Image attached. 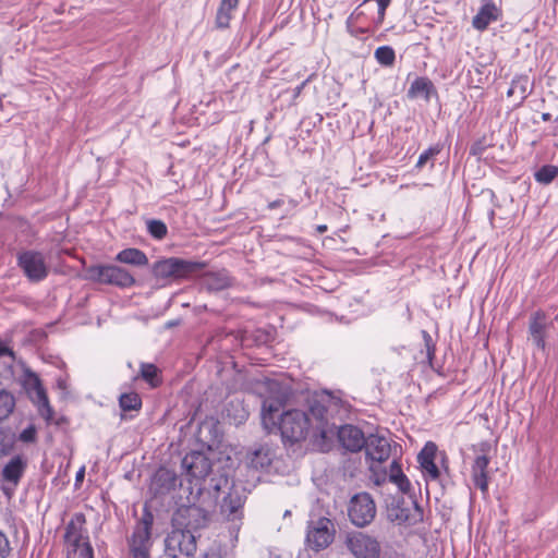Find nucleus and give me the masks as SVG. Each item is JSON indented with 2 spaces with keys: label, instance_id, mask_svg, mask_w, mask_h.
I'll return each instance as SVG.
<instances>
[{
  "label": "nucleus",
  "instance_id": "1",
  "mask_svg": "<svg viewBox=\"0 0 558 558\" xmlns=\"http://www.w3.org/2000/svg\"><path fill=\"white\" fill-rule=\"evenodd\" d=\"M288 398L286 390H280L275 398L264 400L262 407V423L268 433L279 429L283 440L299 442L304 440L310 430V417L305 411L292 409L278 414Z\"/></svg>",
  "mask_w": 558,
  "mask_h": 558
},
{
  "label": "nucleus",
  "instance_id": "2",
  "mask_svg": "<svg viewBox=\"0 0 558 558\" xmlns=\"http://www.w3.org/2000/svg\"><path fill=\"white\" fill-rule=\"evenodd\" d=\"M88 279L112 284L119 288H130L135 284L134 277L124 268L116 265H95L86 270Z\"/></svg>",
  "mask_w": 558,
  "mask_h": 558
},
{
  "label": "nucleus",
  "instance_id": "3",
  "mask_svg": "<svg viewBox=\"0 0 558 558\" xmlns=\"http://www.w3.org/2000/svg\"><path fill=\"white\" fill-rule=\"evenodd\" d=\"M344 545L355 558H379L381 553L377 538L360 531L348 532Z\"/></svg>",
  "mask_w": 558,
  "mask_h": 558
},
{
  "label": "nucleus",
  "instance_id": "4",
  "mask_svg": "<svg viewBox=\"0 0 558 558\" xmlns=\"http://www.w3.org/2000/svg\"><path fill=\"white\" fill-rule=\"evenodd\" d=\"M196 551V538L190 530H173L165 541L167 558H191Z\"/></svg>",
  "mask_w": 558,
  "mask_h": 558
},
{
  "label": "nucleus",
  "instance_id": "5",
  "mask_svg": "<svg viewBox=\"0 0 558 558\" xmlns=\"http://www.w3.org/2000/svg\"><path fill=\"white\" fill-rule=\"evenodd\" d=\"M348 515L357 527L367 526L376 515V505L368 493L355 494L349 502Z\"/></svg>",
  "mask_w": 558,
  "mask_h": 558
},
{
  "label": "nucleus",
  "instance_id": "6",
  "mask_svg": "<svg viewBox=\"0 0 558 558\" xmlns=\"http://www.w3.org/2000/svg\"><path fill=\"white\" fill-rule=\"evenodd\" d=\"M199 263L170 257L154 264L153 274L159 279L183 278L201 268Z\"/></svg>",
  "mask_w": 558,
  "mask_h": 558
},
{
  "label": "nucleus",
  "instance_id": "7",
  "mask_svg": "<svg viewBox=\"0 0 558 558\" xmlns=\"http://www.w3.org/2000/svg\"><path fill=\"white\" fill-rule=\"evenodd\" d=\"M17 264L33 282L41 281L48 276V264L40 252L29 250L20 253Z\"/></svg>",
  "mask_w": 558,
  "mask_h": 558
},
{
  "label": "nucleus",
  "instance_id": "8",
  "mask_svg": "<svg viewBox=\"0 0 558 558\" xmlns=\"http://www.w3.org/2000/svg\"><path fill=\"white\" fill-rule=\"evenodd\" d=\"M243 505L244 497L235 487L230 488L229 493L223 497L220 505L221 513L229 522H231V533H234L235 535L238 534L242 523Z\"/></svg>",
  "mask_w": 558,
  "mask_h": 558
},
{
  "label": "nucleus",
  "instance_id": "9",
  "mask_svg": "<svg viewBox=\"0 0 558 558\" xmlns=\"http://www.w3.org/2000/svg\"><path fill=\"white\" fill-rule=\"evenodd\" d=\"M332 523L327 518H319L317 521H311L307 527V545L318 551L330 545L333 538Z\"/></svg>",
  "mask_w": 558,
  "mask_h": 558
},
{
  "label": "nucleus",
  "instance_id": "10",
  "mask_svg": "<svg viewBox=\"0 0 558 558\" xmlns=\"http://www.w3.org/2000/svg\"><path fill=\"white\" fill-rule=\"evenodd\" d=\"M151 525V513H144L140 522L136 524L132 537L129 542L130 551H150Z\"/></svg>",
  "mask_w": 558,
  "mask_h": 558
},
{
  "label": "nucleus",
  "instance_id": "11",
  "mask_svg": "<svg viewBox=\"0 0 558 558\" xmlns=\"http://www.w3.org/2000/svg\"><path fill=\"white\" fill-rule=\"evenodd\" d=\"M27 469V459L22 454L13 456L3 466L1 478L11 487H4V493L10 496L11 492L19 485Z\"/></svg>",
  "mask_w": 558,
  "mask_h": 558
},
{
  "label": "nucleus",
  "instance_id": "12",
  "mask_svg": "<svg viewBox=\"0 0 558 558\" xmlns=\"http://www.w3.org/2000/svg\"><path fill=\"white\" fill-rule=\"evenodd\" d=\"M550 327V324L548 323V318L545 312L543 311H536L530 316L529 322V335L530 340L533 342V344L542 350L545 351L546 349V337L548 333V329Z\"/></svg>",
  "mask_w": 558,
  "mask_h": 558
},
{
  "label": "nucleus",
  "instance_id": "13",
  "mask_svg": "<svg viewBox=\"0 0 558 558\" xmlns=\"http://www.w3.org/2000/svg\"><path fill=\"white\" fill-rule=\"evenodd\" d=\"M86 518L83 513H74L65 526L64 539L72 548H78L81 543L89 541L87 530L85 527Z\"/></svg>",
  "mask_w": 558,
  "mask_h": 558
},
{
  "label": "nucleus",
  "instance_id": "14",
  "mask_svg": "<svg viewBox=\"0 0 558 558\" xmlns=\"http://www.w3.org/2000/svg\"><path fill=\"white\" fill-rule=\"evenodd\" d=\"M366 458L373 462H385L391 453V446L388 438L380 435H369L364 445Z\"/></svg>",
  "mask_w": 558,
  "mask_h": 558
},
{
  "label": "nucleus",
  "instance_id": "15",
  "mask_svg": "<svg viewBox=\"0 0 558 558\" xmlns=\"http://www.w3.org/2000/svg\"><path fill=\"white\" fill-rule=\"evenodd\" d=\"M182 468L185 470L187 475L198 480L205 478L209 474L211 463L204 453L193 451L183 458Z\"/></svg>",
  "mask_w": 558,
  "mask_h": 558
},
{
  "label": "nucleus",
  "instance_id": "16",
  "mask_svg": "<svg viewBox=\"0 0 558 558\" xmlns=\"http://www.w3.org/2000/svg\"><path fill=\"white\" fill-rule=\"evenodd\" d=\"M366 438L363 432L354 425H344L338 432L339 442L351 452H357L364 448Z\"/></svg>",
  "mask_w": 558,
  "mask_h": 558
},
{
  "label": "nucleus",
  "instance_id": "17",
  "mask_svg": "<svg viewBox=\"0 0 558 558\" xmlns=\"http://www.w3.org/2000/svg\"><path fill=\"white\" fill-rule=\"evenodd\" d=\"M437 447L434 442H427L417 456V461L424 474L428 475L432 480L439 476V470L435 464Z\"/></svg>",
  "mask_w": 558,
  "mask_h": 558
},
{
  "label": "nucleus",
  "instance_id": "18",
  "mask_svg": "<svg viewBox=\"0 0 558 558\" xmlns=\"http://www.w3.org/2000/svg\"><path fill=\"white\" fill-rule=\"evenodd\" d=\"M489 464V459L487 456H478L475 458L474 463L472 465V478L474 485L480 488L483 493L487 492L488 488V478H487V468Z\"/></svg>",
  "mask_w": 558,
  "mask_h": 558
},
{
  "label": "nucleus",
  "instance_id": "19",
  "mask_svg": "<svg viewBox=\"0 0 558 558\" xmlns=\"http://www.w3.org/2000/svg\"><path fill=\"white\" fill-rule=\"evenodd\" d=\"M498 19V9L492 1L482 5L478 13L473 17L472 25L478 31H484L487 26Z\"/></svg>",
  "mask_w": 558,
  "mask_h": 558
},
{
  "label": "nucleus",
  "instance_id": "20",
  "mask_svg": "<svg viewBox=\"0 0 558 558\" xmlns=\"http://www.w3.org/2000/svg\"><path fill=\"white\" fill-rule=\"evenodd\" d=\"M16 408L15 395L0 380V423L8 420Z\"/></svg>",
  "mask_w": 558,
  "mask_h": 558
},
{
  "label": "nucleus",
  "instance_id": "21",
  "mask_svg": "<svg viewBox=\"0 0 558 558\" xmlns=\"http://www.w3.org/2000/svg\"><path fill=\"white\" fill-rule=\"evenodd\" d=\"M274 458V452L268 446H259L252 451L248 463L255 470H263L270 465Z\"/></svg>",
  "mask_w": 558,
  "mask_h": 558
},
{
  "label": "nucleus",
  "instance_id": "22",
  "mask_svg": "<svg viewBox=\"0 0 558 558\" xmlns=\"http://www.w3.org/2000/svg\"><path fill=\"white\" fill-rule=\"evenodd\" d=\"M529 77L525 75H520L512 80L507 96L513 97L517 100L515 106H520L529 96Z\"/></svg>",
  "mask_w": 558,
  "mask_h": 558
},
{
  "label": "nucleus",
  "instance_id": "23",
  "mask_svg": "<svg viewBox=\"0 0 558 558\" xmlns=\"http://www.w3.org/2000/svg\"><path fill=\"white\" fill-rule=\"evenodd\" d=\"M116 260L132 266H145L148 264L146 254L143 251L134 247L120 251L116 256Z\"/></svg>",
  "mask_w": 558,
  "mask_h": 558
},
{
  "label": "nucleus",
  "instance_id": "24",
  "mask_svg": "<svg viewBox=\"0 0 558 558\" xmlns=\"http://www.w3.org/2000/svg\"><path fill=\"white\" fill-rule=\"evenodd\" d=\"M28 398L37 407L39 414L44 418H52L53 411L52 408L50 407L49 399L44 386L39 387L36 391L28 395Z\"/></svg>",
  "mask_w": 558,
  "mask_h": 558
},
{
  "label": "nucleus",
  "instance_id": "25",
  "mask_svg": "<svg viewBox=\"0 0 558 558\" xmlns=\"http://www.w3.org/2000/svg\"><path fill=\"white\" fill-rule=\"evenodd\" d=\"M240 0H221L216 15V25L219 28H227L232 17V11L238 7Z\"/></svg>",
  "mask_w": 558,
  "mask_h": 558
},
{
  "label": "nucleus",
  "instance_id": "26",
  "mask_svg": "<svg viewBox=\"0 0 558 558\" xmlns=\"http://www.w3.org/2000/svg\"><path fill=\"white\" fill-rule=\"evenodd\" d=\"M204 284L210 291H220L231 286V278L226 271L210 272L205 276Z\"/></svg>",
  "mask_w": 558,
  "mask_h": 558
},
{
  "label": "nucleus",
  "instance_id": "27",
  "mask_svg": "<svg viewBox=\"0 0 558 558\" xmlns=\"http://www.w3.org/2000/svg\"><path fill=\"white\" fill-rule=\"evenodd\" d=\"M175 484L177 475L168 469H159L154 476V485H156L160 492H168L172 489Z\"/></svg>",
  "mask_w": 558,
  "mask_h": 558
},
{
  "label": "nucleus",
  "instance_id": "28",
  "mask_svg": "<svg viewBox=\"0 0 558 558\" xmlns=\"http://www.w3.org/2000/svg\"><path fill=\"white\" fill-rule=\"evenodd\" d=\"M15 442V434L10 428L0 427V459L13 452Z\"/></svg>",
  "mask_w": 558,
  "mask_h": 558
},
{
  "label": "nucleus",
  "instance_id": "29",
  "mask_svg": "<svg viewBox=\"0 0 558 558\" xmlns=\"http://www.w3.org/2000/svg\"><path fill=\"white\" fill-rule=\"evenodd\" d=\"M389 477L392 483L398 485L401 492L407 493L410 490L411 483L408 480V477L403 474L397 461H392V463L390 464Z\"/></svg>",
  "mask_w": 558,
  "mask_h": 558
},
{
  "label": "nucleus",
  "instance_id": "30",
  "mask_svg": "<svg viewBox=\"0 0 558 558\" xmlns=\"http://www.w3.org/2000/svg\"><path fill=\"white\" fill-rule=\"evenodd\" d=\"M432 88L433 84L428 78L417 77L411 84L408 93L410 97L424 96L426 99H428Z\"/></svg>",
  "mask_w": 558,
  "mask_h": 558
},
{
  "label": "nucleus",
  "instance_id": "31",
  "mask_svg": "<svg viewBox=\"0 0 558 558\" xmlns=\"http://www.w3.org/2000/svg\"><path fill=\"white\" fill-rule=\"evenodd\" d=\"M119 405L122 411H137L142 408V399L136 392L122 393L119 398Z\"/></svg>",
  "mask_w": 558,
  "mask_h": 558
},
{
  "label": "nucleus",
  "instance_id": "32",
  "mask_svg": "<svg viewBox=\"0 0 558 558\" xmlns=\"http://www.w3.org/2000/svg\"><path fill=\"white\" fill-rule=\"evenodd\" d=\"M141 377L153 388L159 386L161 383L159 377V369L154 364L143 363L141 365Z\"/></svg>",
  "mask_w": 558,
  "mask_h": 558
},
{
  "label": "nucleus",
  "instance_id": "33",
  "mask_svg": "<svg viewBox=\"0 0 558 558\" xmlns=\"http://www.w3.org/2000/svg\"><path fill=\"white\" fill-rule=\"evenodd\" d=\"M22 386L28 396L36 391L39 387H41L43 384L36 373H34L31 368L24 366V378L22 380Z\"/></svg>",
  "mask_w": 558,
  "mask_h": 558
},
{
  "label": "nucleus",
  "instance_id": "34",
  "mask_svg": "<svg viewBox=\"0 0 558 558\" xmlns=\"http://www.w3.org/2000/svg\"><path fill=\"white\" fill-rule=\"evenodd\" d=\"M375 59L384 66H392L396 60L395 50L390 46H380L375 50Z\"/></svg>",
  "mask_w": 558,
  "mask_h": 558
},
{
  "label": "nucleus",
  "instance_id": "35",
  "mask_svg": "<svg viewBox=\"0 0 558 558\" xmlns=\"http://www.w3.org/2000/svg\"><path fill=\"white\" fill-rule=\"evenodd\" d=\"M558 174V168L553 165L543 166L538 169L534 177L535 180L543 184H549Z\"/></svg>",
  "mask_w": 558,
  "mask_h": 558
},
{
  "label": "nucleus",
  "instance_id": "36",
  "mask_svg": "<svg viewBox=\"0 0 558 558\" xmlns=\"http://www.w3.org/2000/svg\"><path fill=\"white\" fill-rule=\"evenodd\" d=\"M147 230L151 236L161 240L167 235L168 229L161 220L151 219L147 221Z\"/></svg>",
  "mask_w": 558,
  "mask_h": 558
},
{
  "label": "nucleus",
  "instance_id": "37",
  "mask_svg": "<svg viewBox=\"0 0 558 558\" xmlns=\"http://www.w3.org/2000/svg\"><path fill=\"white\" fill-rule=\"evenodd\" d=\"M441 151V145L437 144L423 151L416 162V168L422 169L427 161L432 160Z\"/></svg>",
  "mask_w": 558,
  "mask_h": 558
},
{
  "label": "nucleus",
  "instance_id": "38",
  "mask_svg": "<svg viewBox=\"0 0 558 558\" xmlns=\"http://www.w3.org/2000/svg\"><path fill=\"white\" fill-rule=\"evenodd\" d=\"M389 517L392 521H398L399 523H403L409 520V514L407 510L399 507V505L396 507L392 506L389 509Z\"/></svg>",
  "mask_w": 558,
  "mask_h": 558
},
{
  "label": "nucleus",
  "instance_id": "39",
  "mask_svg": "<svg viewBox=\"0 0 558 558\" xmlns=\"http://www.w3.org/2000/svg\"><path fill=\"white\" fill-rule=\"evenodd\" d=\"M310 412L312 414V416H314L317 421L319 422H324L326 420V408L319 403L318 401H315L311 407H310Z\"/></svg>",
  "mask_w": 558,
  "mask_h": 558
},
{
  "label": "nucleus",
  "instance_id": "40",
  "mask_svg": "<svg viewBox=\"0 0 558 558\" xmlns=\"http://www.w3.org/2000/svg\"><path fill=\"white\" fill-rule=\"evenodd\" d=\"M73 550L77 553V558H94V549L89 541L81 543V546L78 548H73Z\"/></svg>",
  "mask_w": 558,
  "mask_h": 558
},
{
  "label": "nucleus",
  "instance_id": "41",
  "mask_svg": "<svg viewBox=\"0 0 558 558\" xmlns=\"http://www.w3.org/2000/svg\"><path fill=\"white\" fill-rule=\"evenodd\" d=\"M37 430L34 425L27 426L20 433L19 439L23 442H35Z\"/></svg>",
  "mask_w": 558,
  "mask_h": 558
},
{
  "label": "nucleus",
  "instance_id": "42",
  "mask_svg": "<svg viewBox=\"0 0 558 558\" xmlns=\"http://www.w3.org/2000/svg\"><path fill=\"white\" fill-rule=\"evenodd\" d=\"M11 547L7 535L0 530V558H7L10 555Z\"/></svg>",
  "mask_w": 558,
  "mask_h": 558
},
{
  "label": "nucleus",
  "instance_id": "43",
  "mask_svg": "<svg viewBox=\"0 0 558 558\" xmlns=\"http://www.w3.org/2000/svg\"><path fill=\"white\" fill-rule=\"evenodd\" d=\"M0 355H8L10 357V363L8 365V371L11 373V376H13L12 373V364L15 361V354L4 342L0 341Z\"/></svg>",
  "mask_w": 558,
  "mask_h": 558
},
{
  "label": "nucleus",
  "instance_id": "44",
  "mask_svg": "<svg viewBox=\"0 0 558 558\" xmlns=\"http://www.w3.org/2000/svg\"><path fill=\"white\" fill-rule=\"evenodd\" d=\"M424 338H425V343H426V348H427V357L429 361H432L434 357V353H435V349L430 344L432 338L426 331H424Z\"/></svg>",
  "mask_w": 558,
  "mask_h": 558
},
{
  "label": "nucleus",
  "instance_id": "45",
  "mask_svg": "<svg viewBox=\"0 0 558 558\" xmlns=\"http://www.w3.org/2000/svg\"><path fill=\"white\" fill-rule=\"evenodd\" d=\"M185 512L189 514V517L199 515L201 509L197 507H190L185 509Z\"/></svg>",
  "mask_w": 558,
  "mask_h": 558
},
{
  "label": "nucleus",
  "instance_id": "46",
  "mask_svg": "<svg viewBox=\"0 0 558 558\" xmlns=\"http://www.w3.org/2000/svg\"><path fill=\"white\" fill-rule=\"evenodd\" d=\"M133 558H149V551H131Z\"/></svg>",
  "mask_w": 558,
  "mask_h": 558
},
{
  "label": "nucleus",
  "instance_id": "47",
  "mask_svg": "<svg viewBox=\"0 0 558 558\" xmlns=\"http://www.w3.org/2000/svg\"><path fill=\"white\" fill-rule=\"evenodd\" d=\"M282 205H283V201L282 199H276V201H274V202L268 204V208L270 210H272V209L278 208V207L282 206Z\"/></svg>",
  "mask_w": 558,
  "mask_h": 558
},
{
  "label": "nucleus",
  "instance_id": "48",
  "mask_svg": "<svg viewBox=\"0 0 558 558\" xmlns=\"http://www.w3.org/2000/svg\"><path fill=\"white\" fill-rule=\"evenodd\" d=\"M305 85V82H303L300 86L295 88V96L300 95L301 90L303 89Z\"/></svg>",
  "mask_w": 558,
  "mask_h": 558
},
{
  "label": "nucleus",
  "instance_id": "49",
  "mask_svg": "<svg viewBox=\"0 0 558 558\" xmlns=\"http://www.w3.org/2000/svg\"><path fill=\"white\" fill-rule=\"evenodd\" d=\"M326 230H327V226H325V225H322V226H318V227H317V231H318L319 233H324Z\"/></svg>",
  "mask_w": 558,
  "mask_h": 558
},
{
  "label": "nucleus",
  "instance_id": "50",
  "mask_svg": "<svg viewBox=\"0 0 558 558\" xmlns=\"http://www.w3.org/2000/svg\"><path fill=\"white\" fill-rule=\"evenodd\" d=\"M178 324H179V323H178L177 320H171V322H168V323L166 324V326H167L168 328H171V327L177 326Z\"/></svg>",
  "mask_w": 558,
  "mask_h": 558
},
{
  "label": "nucleus",
  "instance_id": "51",
  "mask_svg": "<svg viewBox=\"0 0 558 558\" xmlns=\"http://www.w3.org/2000/svg\"><path fill=\"white\" fill-rule=\"evenodd\" d=\"M543 120L544 121H548L550 119V114L549 113H543Z\"/></svg>",
  "mask_w": 558,
  "mask_h": 558
},
{
  "label": "nucleus",
  "instance_id": "52",
  "mask_svg": "<svg viewBox=\"0 0 558 558\" xmlns=\"http://www.w3.org/2000/svg\"><path fill=\"white\" fill-rule=\"evenodd\" d=\"M83 476H84V470H82V471H80V472L77 473L76 478H77V480H80V478H81V477H83Z\"/></svg>",
  "mask_w": 558,
  "mask_h": 558
},
{
  "label": "nucleus",
  "instance_id": "53",
  "mask_svg": "<svg viewBox=\"0 0 558 558\" xmlns=\"http://www.w3.org/2000/svg\"><path fill=\"white\" fill-rule=\"evenodd\" d=\"M289 203L292 205V207H296L298 203L293 199H290Z\"/></svg>",
  "mask_w": 558,
  "mask_h": 558
},
{
  "label": "nucleus",
  "instance_id": "54",
  "mask_svg": "<svg viewBox=\"0 0 558 558\" xmlns=\"http://www.w3.org/2000/svg\"><path fill=\"white\" fill-rule=\"evenodd\" d=\"M214 487H215V489H216V490H219V489H220L219 484H216Z\"/></svg>",
  "mask_w": 558,
  "mask_h": 558
}]
</instances>
